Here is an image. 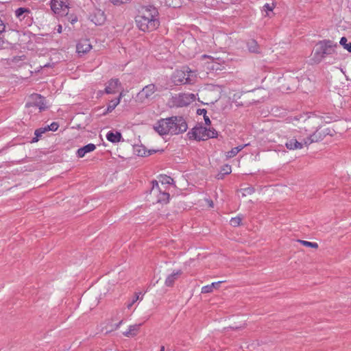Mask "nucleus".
<instances>
[{
    "label": "nucleus",
    "instance_id": "obj_1",
    "mask_svg": "<svg viewBox=\"0 0 351 351\" xmlns=\"http://www.w3.org/2000/svg\"><path fill=\"white\" fill-rule=\"evenodd\" d=\"M158 14V10L153 5H142L136 16V25L143 32L154 31L160 25Z\"/></svg>",
    "mask_w": 351,
    "mask_h": 351
},
{
    "label": "nucleus",
    "instance_id": "obj_2",
    "mask_svg": "<svg viewBox=\"0 0 351 351\" xmlns=\"http://www.w3.org/2000/svg\"><path fill=\"white\" fill-rule=\"evenodd\" d=\"M338 47L337 43H334L330 40H324L319 41L316 45L315 52L311 60L315 64L319 63L326 56L332 55L335 51V48Z\"/></svg>",
    "mask_w": 351,
    "mask_h": 351
},
{
    "label": "nucleus",
    "instance_id": "obj_3",
    "mask_svg": "<svg viewBox=\"0 0 351 351\" xmlns=\"http://www.w3.org/2000/svg\"><path fill=\"white\" fill-rule=\"evenodd\" d=\"M195 77L196 75L191 70H186V71L178 70L174 73L172 80L175 85L181 84H192L194 83V77Z\"/></svg>",
    "mask_w": 351,
    "mask_h": 351
},
{
    "label": "nucleus",
    "instance_id": "obj_4",
    "mask_svg": "<svg viewBox=\"0 0 351 351\" xmlns=\"http://www.w3.org/2000/svg\"><path fill=\"white\" fill-rule=\"evenodd\" d=\"M25 108H34L35 112H41L47 108L45 99L39 94H32L29 97V101L26 103Z\"/></svg>",
    "mask_w": 351,
    "mask_h": 351
},
{
    "label": "nucleus",
    "instance_id": "obj_5",
    "mask_svg": "<svg viewBox=\"0 0 351 351\" xmlns=\"http://www.w3.org/2000/svg\"><path fill=\"white\" fill-rule=\"evenodd\" d=\"M158 90L157 87L154 84L145 86L136 96V101L139 103H145L152 99L153 95Z\"/></svg>",
    "mask_w": 351,
    "mask_h": 351
},
{
    "label": "nucleus",
    "instance_id": "obj_6",
    "mask_svg": "<svg viewBox=\"0 0 351 351\" xmlns=\"http://www.w3.org/2000/svg\"><path fill=\"white\" fill-rule=\"evenodd\" d=\"M170 119H172V121H170V123H172V125L170 124L171 130H173V132H171V135L178 134L186 131L188 125L182 117L173 116Z\"/></svg>",
    "mask_w": 351,
    "mask_h": 351
},
{
    "label": "nucleus",
    "instance_id": "obj_7",
    "mask_svg": "<svg viewBox=\"0 0 351 351\" xmlns=\"http://www.w3.org/2000/svg\"><path fill=\"white\" fill-rule=\"evenodd\" d=\"M51 8L58 16H66L69 10L68 0H51Z\"/></svg>",
    "mask_w": 351,
    "mask_h": 351
},
{
    "label": "nucleus",
    "instance_id": "obj_8",
    "mask_svg": "<svg viewBox=\"0 0 351 351\" xmlns=\"http://www.w3.org/2000/svg\"><path fill=\"white\" fill-rule=\"evenodd\" d=\"M152 187L150 191V194L156 197V202L161 204H167L169 199V193L165 191H162L161 188L159 187L158 182L153 180L152 182Z\"/></svg>",
    "mask_w": 351,
    "mask_h": 351
},
{
    "label": "nucleus",
    "instance_id": "obj_9",
    "mask_svg": "<svg viewBox=\"0 0 351 351\" xmlns=\"http://www.w3.org/2000/svg\"><path fill=\"white\" fill-rule=\"evenodd\" d=\"M195 100V95L192 93H180L173 97V104L178 107L186 106Z\"/></svg>",
    "mask_w": 351,
    "mask_h": 351
},
{
    "label": "nucleus",
    "instance_id": "obj_10",
    "mask_svg": "<svg viewBox=\"0 0 351 351\" xmlns=\"http://www.w3.org/2000/svg\"><path fill=\"white\" fill-rule=\"evenodd\" d=\"M170 121H172L170 117L158 120L154 126V130L161 136L171 134L173 130H171L170 124L172 125V123H170Z\"/></svg>",
    "mask_w": 351,
    "mask_h": 351
},
{
    "label": "nucleus",
    "instance_id": "obj_11",
    "mask_svg": "<svg viewBox=\"0 0 351 351\" xmlns=\"http://www.w3.org/2000/svg\"><path fill=\"white\" fill-rule=\"evenodd\" d=\"M207 132L208 129L206 127L198 125L193 128L191 131L189 132L187 136L189 139L205 141L208 139L206 136Z\"/></svg>",
    "mask_w": 351,
    "mask_h": 351
},
{
    "label": "nucleus",
    "instance_id": "obj_12",
    "mask_svg": "<svg viewBox=\"0 0 351 351\" xmlns=\"http://www.w3.org/2000/svg\"><path fill=\"white\" fill-rule=\"evenodd\" d=\"M328 134H329L328 129L325 130L320 127L313 134L304 139V144L308 145L312 143L318 142L322 141Z\"/></svg>",
    "mask_w": 351,
    "mask_h": 351
},
{
    "label": "nucleus",
    "instance_id": "obj_13",
    "mask_svg": "<svg viewBox=\"0 0 351 351\" xmlns=\"http://www.w3.org/2000/svg\"><path fill=\"white\" fill-rule=\"evenodd\" d=\"M298 77H286L283 79L282 89L284 90H293L298 86Z\"/></svg>",
    "mask_w": 351,
    "mask_h": 351
},
{
    "label": "nucleus",
    "instance_id": "obj_14",
    "mask_svg": "<svg viewBox=\"0 0 351 351\" xmlns=\"http://www.w3.org/2000/svg\"><path fill=\"white\" fill-rule=\"evenodd\" d=\"M90 20L96 25H101L106 21L104 12L101 10H95L89 16Z\"/></svg>",
    "mask_w": 351,
    "mask_h": 351
},
{
    "label": "nucleus",
    "instance_id": "obj_15",
    "mask_svg": "<svg viewBox=\"0 0 351 351\" xmlns=\"http://www.w3.org/2000/svg\"><path fill=\"white\" fill-rule=\"evenodd\" d=\"M119 86H121V82L119 79H111L108 82V85L105 88V93L107 94H114Z\"/></svg>",
    "mask_w": 351,
    "mask_h": 351
},
{
    "label": "nucleus",
    "instance_id": "obj_16",
    "mask_svg": "<svg viewBox=\"0 0 351 351\" xmlns=\"http://www.w3.org/2000/svg\"><path fill=\"white\" fill-rule=\"evenodd\" d=\"M77 51L80 53H85L88 52L91 48L92 46L90 43V41L88 40H82L77 44Z\"/></svg>",
    "mask_w": 351,
    "mask_h": 351
},
{
    "label": "nucleus",
    "instance_id": "obj_17",
    "mask_svg": "<svg viewBox=\"0 0 351 351\" xmlns=\"http://www.w3.org/2000/svg\"><path fill=\"white\" fill-rule=\"evenodd\" d=\"M96 149L95 145L89 143L77 151V156L78 158H83L86 154L93 152Z\"/></svg>",
    "mask_w": 351,
    "mask_h": 351
},
{
    "label": "nucleus",
    "instance_id": "obj_18",
    "mask_svg": "<svg viewBox=\"0 0 351 351\" xmlns=\"http://www.w3.org/2000/svg\"><path fill=\"white\" fill-rule=\"evenodd\" d=\"M182 274V271L181 269L173 271L172 274L169 275L165 280V285L167 287H172L175 282V281L178 279L179 276Z\"/></svg>",
    "mask_w": 351,
    "mask_h": 351
},
{
    "label": "nucleus",
    "instance_id": "obj_19",
    "mask_svg": "<svg viewBox=\"0 0 351 351\" xmlns=\"http://www.w3.org/2000/svg\"><path fill=\"white\" fill-rule=\"evenodd\" d=\"M106 138L111 143H116L123 141L122 135L119 132H113L110 131L107 133Z\"/></svg>",
    "mask_w": 351,
    "mask_h": 351
},
{
    "label": "nucleus",
    "instance_id": "obj_20",
    "mask_svg": "<svg viewBox=\"0 0 351 351\" xmlns=\"http://www.w3.org/2000/svg\"><path fill=\"white\" fill-rule=\"evenodd\" d=\"M247 47L250 52L254 53H260L261 47L254 39H250L247 42Z\"/></svg>",
    "mask_w": 351,
    "mask_h": 351
},
{
    "label": "nucleus",
    "instance_id": "obj_21",
    "mask_svg": "<svg viewBox=\"0 0 351 351\" xmlns=\"http://www.w3.org/2000/svg\"><path fill=\"white\" fill-rule=\"evenodd\" d=\"M25 59L26 56L25 55L14 56L12 58L8 59V64L12 66H20L22 64V62Z\"/></svg>",
    "mask_w": 351,
    "mask_h": 351
},
{
    "label": "nucleus",
    "instance_id": "obj_22",
    "mask_svg": "<svg viewBox=\"0 0 351 351\" xmlns=\"http://www.w3.org/2000/svg\"><path fill=\"white\" fill-rule=\"evenodd\" d=\"M285 146L289 149H302L303 144L295 138H291L286 143Z\"/></svg>",
    "mask_w": 351,
    "mask_h": 351
},
{
    "label": "nucleus",
    "instance_id": "obj_23",
    "mask_svg": "<svg viewBox=\"0 0 351 351\" xmlns=\"http://www.w3.org/2000/svg\"><path fill=\"white\" fill-rule=\"evenodd\" d=\"M141 326V324H134L132 325L129 327V329L128 331L123 332V335L125 337H134L136 336L140 329V327Z\"/></svg>",
    "mask_w": 351,
    "mask_h": 351
},
{
    "label": "nucleus",
    "instance_id": "obj_24",
    "mask_svg": "<svg viewBox=\"0 0 351 351\" xmlns=\"http://www.w3.org/2000/svg\"><path fill=\"white\" fill-rule=\"evenodd\" d=\"M223 281H218L216 282H213L210 285L204 286L202 288V293H208L213 292L214 289H218L220 284L222 283Z\"/></svg>",
    "mask_w": 351,
    "mask_h": 351
},
{
    "label": "nucleus",
    "instance_id": "obj_25",
    "mask_svg": "<svg viewBox=\"0 0 351 351\" xmlns=\"http://www.w3.org/2000/svg\"><path fill=\"white\" fill-rule=\"evenodd\" d=\"M245 145H240L232 148L230 151L226 153L227 158H231L235 156L240 151H241Z\"/></svg>",
    "mask_w": 351,
    "mask_h": 351
},
{
    "label": "nucleus",
    "instance_id": "obj_26",
    "mask_svg": "<svg viewBox=\"0 0 351 351\" xmlns=\"http://www.w3.org/2000/svg\"><path fill=\"white\" fill-rule=\"evenodd\" d=\"M231 166L229 165H225L221 167V172L217 175L218 179H223L224 175H228L231 173Z\"/></svg>",
    "mask_w": 351,
    "mask_h": 351
},
{
    "label": "nucleus",
    "instance_id": "obj_27",
    "mask_svg": "<svg viewBox=\"0 0 351 351\" xmlns=\"http://www.w3.org/2000/svg\"><path fill=\"white\" fill-rule=\"evenodd\" d=\"M119 104V99H114L111 100L109 102L108 108L106 109V111L104 113V114H106L108 112H112L117 107V106Z\"/></svg>",
    "mask_w": 351,
    "mask_h": 351
},
{
    "label": "nucleus",
    "instance_id": "obj_28",
    "mask_svg": "<svg viewBox=\"0 0 351 351\" xmlns=\"http://www.w3.org/2000/svg\"><path fill=\"white\" fill-rule=\"evenodd\" d=\"M46 131H47V129L45 128H41L36 130L34 132L36 136L32 138V143L37 142L38 141V138L41 137L42 134H44Z\"/></svg>",
    "mask_w": 351,
    "mask_h": 351
},
{
    "label": "nucleus",
    "instance_id": "obj_29",
    "mask_svg": "<svg viewBox=\"0 0 351 351\" xmlns=\"http://www.w3.org/2000/svg\"><path fill=\"white\" fill-rule=\"evenodd\" d=\"M159 182H160L162 185L170 184L173 182V180L170 176L165 175L160 176Z\"/></svg>",
    "mask_w": 351,
    "mask_h": 351
},
{
    "label": "nucleus",
    "instance_id": "obj_30",
    "mask_svg": "<svg viewBox=\"0 0 351 351\" xmlns=\"http://www.w3.org/2000/svg\"><path fill=\"white\" fill-rule=\"evenodd\" d=\"M243 217L241 216H237L236 217H232L230 219V225L233 227H237L239 226L241 221H242Z\"/></svg>",
    "mask_w": 351,
    "mask_h": 351
},
{
    "label": "nucleus",
    "instance_id": "obj_31",
    "mask_svg": "<svg viewBox=\"0 0 351 351\" xmlns=\"http://www.w3.org/2000/svg\"><path fill=\"white\" fill-rule=\"evenodd\" d=\"M339 43L344 49L348 50L349 52H351V43H347V38L346 37H342Z\"/></svg>",
    "mask_w": 351,
    "mask_h": 351
},
{
    "label": "nucleus",
    "instance_id": "obj_32",
    "mask_svg": "<svg viewBox=\"0 0 351 351\" xmlns=\"http://www.w3.org/2000/svg\"><path fill=\"white\" fill-rule=\"evenodd\" d=\"M29 10L25 8H19L15 11L16 16L18 18H21L23 14L29 13Z\"/></svg>",
    "mask_w": 351,
    "mask_h": 351
},
{
    "label": "nucleus",
    "instance_id": "obj_33",
    "mask_svg": "<svg viewBox=\"0 0 351 351\" xmlns=\"http://www.w3.org/2000/svg\"><path fill=\"white\" fill-rule=\"evenodd\" d=\"M298 242L302 243L303 245L308 247H313V248H318V244L317 243H313L304 240H298Z\"/></svg>",
    "mask_w": 351,
    "mask_h": 351
},
{
    "label": "nucleus",
    "instance_id": "obj_34",
    "mask_svg": "<svg viewBox=\"0 0 351 351\" xmlns=\"http://www.w3.org/2000/svg\"><path fill=\"white\" fill-rule=\"evenodd\" d=\"M314 119L308 117V119H304V127L302 128L306 131L309 130V127L313 124Z\"/></svg>",
    "mask_w": 351,
    "mask_h": 351
},
{
    "label": "nucleus",
    "instance_id": "obj_35",
    "mask_svg": "<svg viewBox=\"0 0 351 351\" xmlns=\"http://www.w3.org/2000/svg\"><path fill=\"white\" fill-rule=\"evenodd\" d=\"M243 191V196H245L247 195H251L254 192V188L252 186L246 187L241 189Z\"/></svg>",
    "mask_w": 351,
    "mask_h": 351
},
{
    "label": "nucleus",
    "instance_id": "obj_36",
    "mask_svg": "<svg viewBox=\"0 0 351 351\" xmlns=\"http://www.w3.org/2000/svg\"><path fill=\"white\" fill-rule=\"evenodd\" d=\"M217 136V132L214 128L208 129V132L206 134L207 138H215Z\"/></svg>",
    "mask_w": 351,
    "mask_h": 351
},
{
    "label": "nucleus",
    "instance_id": "obj_37",
    "mask_svg": "<svg viewBox=\"0 0 351 351\" xmlns=\"http://www.w3.org/2000/svg\"><path fill=\"white\" fill-rule=\"evenodd\" d=\"M59 125L56 122H53L51 125H48L46 128L47 131L55 132L58 130Z\"/></svg>",
    "mask_w": 351,
    "mask_h": 351
},
{
    "label": "nucleus",
    "instance_id": "obj_38",
    "mask_svg": "<svg viewBox=\"0 0 351 351\" xmlns=\"http://www.w3.org/2000/svg\"><path fill=\"white\" fill-rule=\"evenodd\" d=\"M114 5H120L121 4L127 3L131 0H110Z\"/></svg>",
    "mask_w": 351,
    "mask_h": 351
},
{
    "label": "nucleus",
    "instance_id": "obj_39",
    "mask_svg": "<svg viewBox=\"0 0 351 351\" xmlns=\"http://www.w3.org/2000/svg\"><path fill=\"white\" fill-rule=\"evenodd\" d=\"M264 10L267 12V11H272L273 10V7L272 6H270L269 4L268 3H266L264 7Z\"/></svg>",
    "mask_w": 351,
    "mask_h": 351
},
{
    "label": "nucleus",
    "instance_id": "obj_40",
    "mask_svg": "<svg viewBox=\"0 0 351 351\" xmlns=\"http://www.w3.org/2000/svg\"><path fill=\"white\" fill-rule=\"evenodd\" d=\"M197 113L199 115L202 114L203 116H205L207 113V111L205 109H198Z\"/></svg>",
    "mask_w": 351,
    "mask_h": 351
},
{
    "label": "nucleus",
    "instance_id": "obj_41",
    "mask_svg": "<svg viewBox=\"0 0 351 351\" xmlns=\"http://www.w3.org/2000/svg\"><path fill=\"white\" fill-rule=\"evenodd\" d=\"M26 109H27L29 114H34V115H36L40 113V112H35L34 108H26Z\"/></svg>",
    "mask_w": 351,
    "mask_h": 351
},
{
    "label": "nucleus",
    "instance_id": "obj_42",
    "mask_svg": "<svg viewBox=\"0 0 351 351\" xmlns=\"http://www.w3.org/2000/svg\"><path fill=\"white\" fill-rule=\"evenodd\" d=\"M204 119L206 125H210L211 124V121H210L209 117L206 114L205 116H204Z\"/></svg>",
    "mask_w": 351,
    "mask_h": 351
},
{
    "label": "nucleus",
    "instance_id": "obj_43",
    "mask_svg": "<svg viewBox=\"0 0 351 351\" xmlns=\"http://www.w3.org/2000/svg\"><path fill=\"white\" fill-rule=\"evenodd\" d=\"M141 294V293H136L135 294V298L132 300V302L134 303L135 302H136L138 299H139V295Z\"/></svg>",
    "mask_w": 351,
    "mask_h": 351
},
{
    "label": "nucleus",
    "instance_id": "obj_44",
    "mask_svg": "<svg viewBox=\"0 0 351 351\" xmlns=\"http://www.w3.org/2000/svg\"><path fill=\"white\" fill-rule=\"evenodd\" d=\"M62 25H59L58 26V29H57V31L58 33H61L62 32Z\"/></svg>",
    "mask_w": 351,
    "mask_h": 351
},
{
    "label": "nucleus",
    "instance_id": "obj_45",
    "mask_svg": "<svg viewBox=\"0 0 351 351\" xmlns=\"http://www.w3.org/2000/svg\"><path fill=\"white\" fill-rule=\"evenodd\" d=\"M124 96V94H123V92H121L120 94H119V96L118 97L117 99H119V101L121 100V99Z\"/></svg>",
    "mask_w": 351,
    "mask_h": 351
},
{
    "label": "nucleus",
    "instance_id": "obj_46",
    "mask_svg": "<svg viewBox=\"0 0 351 351\" xmlns=\"http://www.w3.org/2000/svg\"><path fill=\"white\" fill-rule=\"evenodd\" d=\"M77 17H75L74 19H71V23H74L75 21H77Z\"/></svg>",
    "mask_w": 351,
    "mask_h": 351
},
{
    "label": "nucleus",
    "instance_id": "obj_47",
    "mask_svg": "<svg viewBox=\"0 0 351 351\" xmlns=\"http://www.w3.org/2000/svg\"><path fill=\"white\" fill-rule=\"evenodd\" d=\"M133 304H134V302H132V303L128 304V308H130L133 305Z\"/></svg>",
    "mask_w": 351,
    "mask_h": 351
},
{
    "label": "nucleus",
    "instance_id": "obj_48",
    "mask_svg": "<svg viewBox=\"0 0 351 351\" xmlns=\"http://www.w3.org/2000/svg\"><path fill=\"white\" fill-rule=\"evenodd\" d=\"M160 351H165V346H162L160 347Z\"/></svg>",
    "mask_w": 351,
    "mask_h": 351
},
{
    "label": "nucleus",
    "instance_id": "obj_49",
    "mask_svg": "<svg viewBox=\"0 0 351 351\" xmlns=\"http://www.w3.org/2000/svg\"><path fill=\"white\" fill-rule=\"evenodd\" d=\"M209 205H210V207H213V201H210V202Z\"/></svg>",
    "mask_w": 351,
    "mask_h": 351
},
{
    "label": "nucleus",
    "instance_id": "obj_50",
    "mask_svg": "<svg viewBox=\"0 0 351 351\" xmlns=\"http://www.w3.org/2000/svg\"><path fill=\"white\" fill-rule=\"evenodd\" d=\"M121 322H122V321L119 322V323L117 325L116 328H117L119 326V325L121 324Z\"/></svg>",
    "mask_w": 351,
    "mask_h": 351
},
{
    "label": "nucleus",
    "instance_id": "obj_51",
    "mask_svg": "<svg viewBox=\"0 0 351 351\" xmlns=\"http://www.w3.org/2000/svg\"><path fill=\"white\" fill-rule=\"evenodd\" d=\"M138 155H141V156H144L143 154H140V153L138 152Z\"/></svg>",
    "mask_w": 351,
    "mask_h": 351
},
{
    "label": "nucleus",
    "instance_id": "obj_52",
    "mask_svg": "<svg viewBox=\"0 0 351 351\" xmlns=\"http://www.w3.org/2000/svg\"><path fill=\"white\" fill-rule=\"evenodd\" d=\"M2 41L0 40V45H1Z\"/></svg>",
    "mask_w": 351,
    "mask_h": 351
}]
</instances>
